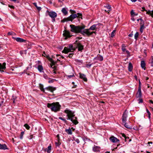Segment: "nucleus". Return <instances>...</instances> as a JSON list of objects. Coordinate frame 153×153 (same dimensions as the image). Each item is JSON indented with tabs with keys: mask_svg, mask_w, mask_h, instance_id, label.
Segmentation results:
<instances>
[{
	"mask_svg": "<svg viewBox=\"0 0 153 153\" xmlns=\"http://www.w3.org/2000/svg\"><path fill=\"white\" fill-rule=\"evenodd\" d=\"M33 4L36 7H37V3H34Z\"/></svg>",
	"mask_w": 153,
	"mask_h": 153,
	"instance_id": "nucleus-63",
	"label": "nucleus"
},
{
	"mask_svg": "<svg viewBox=\"0 0 153 153\" xmlns=\"http://www.w3.org/2000/svg\"><path fill=\"white\" fill-rule=\"evenodd\" d=\"M146 64L144 61H142L141 62V68L144 70L146 69Z\"/></svg>",
	"mask_w": 153,
	"mask_h": 153,
	"instance_id": "nucleus-18",
	"label": "nucleus"
},
{
	"mask_svg": "<svg viewBox=\"0 0 153 153\" xmlns=\"http://www.w3.org/2000/svg\"><path fill=\"white\" fill-rule=\"evenodd\" d=\"M137 97L140 98L141 96V90H140V89H138V92L137 94Z\"/></svg>",
	"mask_w": 153,
	"mask_h": 153,
	"instance_id": "nucleus-26",
	"label": "nucleus"
},
{
	"mask_svg": "<svg viewBox=\"0 0 153 153\" xmlns=\"http://www.w3.org/2000/svg\"><path fill=\"white\" fill-rule=\"evenodd\" d=\"M122 136L123 137L125 138V140L126 142H127V138L129 139V137H127L125 135V134L123 133L122 134Z\"/></svg>",
	"mask_w": 153,
	"mask_h": 153,
	"instance_id": "nucleus-35",
	"label": "nucleus"
},
{
	"mask_svg": "<svg viewBox=\"0 0 153 153\" xmlns=\"http://www.w3.org/2000/svg\"><path fill=\"white\" fill-rule=\"evenodd\" d=\"M131 16H134L137 15V13H135L133 10H132L131 12Z\"/></svg>",
	"mask_w": 153,
	"mask_h": 153,
	"instance_id": "nucleus-34",
	"label": "nucleus"
},
{
	"mask_svg": "<svg viewBox=\"0 0 153 153\" xmlns=\"http://www.w3.org/2000/svg\"><path fill=\"white\" fill-rule=\"evenodd\" d=\"M82 15L81 13H78L77 14H71L69 17L70 20L72 22L74 19L78 18H81L82 19Z\"/></svg>",
	"mask_w": 153,
	"mask_h": 153,
	"instance_id": "nucleus-5",
	"label": "nucleus"
},
{
	"mask_svg": "<svg viewBox=\"0 0 153 153\" xmlns=\"http://www.w3.org/2000/svg\"><path fill=\"white\" fill-rule=\"evenodd\" d=\"M115 30H113L111 33V37H113L115 35Z\"/></svg>",
	"mask_w": 153,
	"mask_h": 153,
	"instance_id": "nucleus-41",
	"label": "nucleus"
},
{
	"mask_svg": "<svg viewBox=\"0 0 153 153\" xmlns=\"http://www.w3.org/2000/svg\"><path fill=\"white\" fill-rule=\"evenodd\" d=\"M133 36V34L132 33H131L129 34L128 36L131 37H132Z\"/></svg>",
	"mask_w": 153,
	"mask_h": 153,
	"instance_id": "nucleus-64",
	"label": "nucleus"
},
{
	"mask_svg": "<svg viewBox=\"0 0 153 153\" xmlns=\"http://www.w3.org/2000/svg\"><path fill=\"white\" fill-rule=\"evenodd\" d=\"M100 147L96 146L95 145H94L92 148L94 152H99L100 151Z\"/></svg>",
	"mask_w": 153,
	"mask_h": 153,
	"instance_id": "nucleus-15",
	"label": "nucleus"
},
{
	"mask_svg": "<svg viewBox=\"0 0 153 153\" xmlns=\"http://www.w3.org/2000/svg\"><path fill=\"white\" fill-rule=\"evenodd\" d=\"M149 63L151 64V66L152 67H153V56H152L151 59L149 61Z\"/></svg>",
	"mask_w": 153,
	"mask_h": 153,
	"instance_id": "nucleus-30",
	"label": "nucleus"
},
{
	"mask_svg": "<svg viewBox=\"0 0 153 153\" xmlns=\"http://www.w3.org/2000/svg\"><path fill=\"white\" fill-rule=\"evenodd\" d=\"M52 19V21L53 22H54L55 21V18H51Z\"/></svg>",
	"mask_w": 153,
	"mask_h": 153,
	"instance_id": "nucleus-61",
	"label": "nucleus"
},
{
	"mask_svg": "<svg viewBox=\"0 0 153 153\" xmlns=\"http://www.w3.org/2000/svg\"><path fill=\"white\" fill-rule=\"evenodd\" d=\"M125 51L126 52L127 54L128 55H129L130 52H129V51H128V50H126Z\"/></svg>",
	"mask_w": 153,
	"mask_h": 153,
	"instance_id": "nucleus-58",
	"label": "nucleus"
},
{
	"mask_svg": "<svg viewBox=\"0 0 153 153\" xmlns=\"http://www.w3.org/2000/svg\"><path fill=\"white\" fill-rule=\"evenodd\" d=\"M76 48L77 47L78 48V50L79 51H81L83 49L84 46L80 43L77 42L76 43Z\"/></svg>",
	"mask_w": 153,
	"mask_h": 153,
	"instance_id": "nucleus-13",
	"label": "nucleus"
},
{
	"mask_svg": "<svg viewBox=\"0 0 153 153\" xmlns=\"http://www.w3.org/2000/svg\"><path fill=\"white\" fill-rule=\"evenodd\" d=\"M106 7L107 9H108V10L106 11V10H105V11H106L107 12L108 11H110L111 10V7L110 5H108L106 6Z\"/></svg>",
	"mask_w": 153,
	"mask_h": 153,
	"instance_id": "nucleus-36",
	"label": "nucleus"
},
{
	"mask_svg": "<svg viewBox=\"0 0 153 153\" xmlns=\"http://www.w3.org/2000/svg\"><path fill=\"white\" fill-rule=\"evenodd\" d=\"M70 26L71 28V32L75 33H80L85 36H89L93 33H96V31L91 32L89 29H84L85 27V25L76 26L71 25Z\"/></svg>",
	"mask_w": 153,
	"mask_h": 153,
	"instance_id": "nucleus-1",
	"label": "nucleus"
},
{
	"mask_svg": "<svg viewBox=\"0 0 153 153\" xmlns=\"http://www.w3.org/2000/svg\"><path fill=\"white\" fill-rule=\"evenodd\" d=\"M123 123L124 124V126L127 128L129 129H132V127L131 126L128 125V123H126V122Z\"/></svg>",
	"mask_w": 153,
	"mask_h": 153,
	"instance_id": "nucleus-27",
	"label": "nucleus"
},
{
	"mask_svg": "<svg viewBox=\"0 0 153 153\" xmlns=\"http://www.w3.org/2000/svg\"><path fill=\"white\" fill-rule=\"evenodd\" d=\"M60 143H59V142H55V144H56V146H59L60 144Z\"/></svg>",
	"mask_w": 153,
	"mask_h": 153,
	"instance_id": "nucleus-45",
	"label": "nucleus"
},
{
	"mask_svg": "<svg viewBox=\"0 0 153 153\" xmlns=\"http://www.w3.org/2000/svg\"><path fill=\"white\" fill-rule=\"evenodd\" d=\"M146 13L149 15H150L152 17H153V10L151 11L150 10H149Z\"/></svg>",
	"mask_w": 153,
	"mask_h": 153,
	"instance_id": "nucleus-29",
	"label": "nucleus"
},
{
	"mask_svg": "<svg viewBox=\"0 0 153 153\" xmlns=\"http://www.w3.org/2000/svg\"><path fill=\"white\" fill-rule=\"evenodd\" d=\"M13 38L18 42L25 43L26 42V40L19 37H13Z\"/></svg>",
	"mask_w": 153,
	"mask_h": 153,
	"instance_id": "nucleus-10",
	"label": "nucleus"
},
{
	"mask_svg": "<svg viewBox=\"0 0 153 153\" xmlns=\"http://www.w3.org/2000/svg\"><path fill=\"white\" fill-rule=\"evenodd\" d=\"M109 139L111 142L113 143H117L119 142V139L113 136L111 137Z\"/></svg>",
	"mask_w": 153,
	"mask_h": 153,
	"instance_id": "nucleus-11",
	"label": "nucleus"
},
{
	"mask_svg": "<svg viewBox=\"0 0 153 153\" xmlns=\"http://www.w3.org/2000/svg\"><path fill=\"white\" fill-rule=\"evenodd\" d=\"M128 70L129 71H131L133 69V65L130 62L128 64Z\"/></svg>",
	"mask_w": 153,
	"mask_h": 153,
	"instance_id": "nucleus-24",
	"label": "nucleus"
},
{
	"mask_svg": "<svg viewBox=\"0 0 153 153\" xmlns=\"http://www.w3.org/2000/svg\"><path fill=\"white\" fill-rule=\"evenodd\" d=\"M101 25V24L100 23H99L98 24H94L92 25L89 29L90 30H95L96 31L97 29L98 28L97 26H100Z\"/></svg>",
	"mask_w": 153,
	"mask_h": 153,
	"instance_id": "nucleus-8",
	"label": "nucleus"
},
{
	"mask_svg": "<svg viewBox=\"0 0 153 153\" xmlns=\"http://www.w3.org/2000/svg\"><path fill=\"white\" fill-rule=\"evenodd\" d=\"M69 52H70L69 49L66 47L64 48L63 50L62 51V53H67Z\"/></svg>",
	"mask_w": 153,
	"mask_h": 153,
	"instance_id": "nucleus-25",
	"label": "nucleus"
},
{
	"mask_svg": "<svg viewBox=\"0 0 153 153\" xmlns=\"http://www.w3.org/2000/svg\"><path fill=\"white\" fill-rule=\"evenodd\" d=\"M75 141L77 143H79V140L78 139H76L75 140Z\"/></svg>",
	"mask_w": 153,
	"mask_h": 153,
	"instance_id": "nucleus-46",
	"label": "nucleus"
},
{
	"mask_svg": "<svg viewBox=\"0 0 153 153\" xmlns=\"http://www.w3.org/2000/svg\"><path fill=\"white\" fill-rule=\"evenodd\" d=\"M36 8L37 10L39 11H40L41 10V8L40 7L37 6Z\"/></svg>",
	"mask_w": 153,
	"mask_h": 153,
	"instance_id": "nucleus-50",
	"label": "nucleus"
},
{
	"mask_svg": "<svg viewBox=\"0 0 153 153\" xmlns=\"http://www.w3.org/2000/svg\"><path fill=\"white\" fill-rule=\"evenodd\" d=\"M24 126L27 129L29 130L30 129V126L27 124H25Z\"/></svg>",
	"mask_w": 153,
	"mask_h": 153,
	"instance_id": "nucleus-39",
	"label": "nucleus"
},
{
	"mask_svg": "<svg viewBox=\"0 0 153 153\" xmlns=\"http://www.w3.org/2000/svg\"><path fill=\"white\" fill-rule=\"evenodd\" d=\"M70 11L72 14H74V13H76V11L72 10L71 9H70Z\"/></svg>",
	"mask_w": 153,
	"mask_h": 153,
	"instance_id": "nucleus-43",
	"label": "nucleus"
},
{
	"mask_svg": "<svg viewBox=\"0 0 153 153\" xmlns=\"http://www.w3.org/2000/svg\"><path fill=\"white\" fill-rule=\"evenodd\" d=\"M76 60V62H81V61H80L79 60L76 59V60Z\"/></svg>",
	"mask_w": 153,
	"mask_h": 153,
	"instance_id": "nucleus-62",
	"label": "nucleus"
},
{
	"mask_svg": "<svg viewBox=\"0 0 153 153\" xmlns=\"http://www.w3.org/2000/svg\"><path fill=\"white\" fill-rule=\"evenodd\" d=\"M51 67L52 69H53V70H56V67L55 66H53V65H51Z\"/></svg>",
	"mask_w": 153,
	"mask_h": 153,
	"instance_id": "nucleus-44",
	"label": "nucleus"
},
{
	"mask_svg": "<svg viewBox=\"0 0 153 153\" xmlns=\"http://www.w3.org/2000/svg\"><path fill=\"white\" fill-rule=\"evenodd\" d=\"M61 11L63 14L65 16L68 14V12L66 8H62Z\"/></svg>",
	"mask_w": 153,
	"mask_h": 153,
	"instance_id": "nucleus-19",
	"label": "nucleus"
},
{
	"mask_svg": "<svg viewBox=\"0 0 153 153\" xmlns=\"http://www.w3.org/2000/svg\"><path fill=\"white\" fill-rule=\"evenodd\" d=\"M13 32H9L8 33V35H11L13 34Z\"/></svg>",
	"mask_w": 153,
	"mask_h": 153,
	"instance_id": "nucleus-56",
	"label": "nucleus"
},
{
	"mask_svg": "<svg viewBox=\"0 0 153 153\" xmlns=\"http://www.w3.org/2000/svg\"><path fill=\"white\" fill-rule=\"evenodd\" d=\"M70 19L69 17H68L67 18H64L61 21V22H67L68 21H70Z\"/></svg>",
	"mask_w": 153,
	"mask_h": 153,
	"instance_id": "nucleus-28",
	"label": "nucleus"
},
{
	"mask_svg": "<svg viewBox=\"0 0 153 153\" xmlns=\"http://www.w3.org/2000/svg\"><path fill=\"white\" fill-rule=\"evenodd\" d=\"M47 106L51 109L52 111L55 112L59 111L61 107V105L58 102H54L51 103H48Z\"/></svg>",
	"mask_w": 153,
	"mask_h": 153,
	"instance_id": "nucleus-3",
	"label": "nucleus"
},
{
	"mask_svg": "<svg viewBox=\"0 0 153 153\" xmlns=\"http://www.w3.org/2000/svg\"><path fill=\"white\" fill-rule=\"evenodd\" d=\"M139 36V33L137 32L134 35V38L136 40L137 39V38Z\"/></svg>",
	"mask_w": 153,
	"mask_h": 153,
	"instance_id": "nucleus-37",
	"label": "nucleus"
},
{
	"mask_svg": "<svg viewBox=\"0 0 153 153\" xmlns=\"http://www.w3.org/2000/svg\"><path fill=\"white\" fill-rule=\"evenodd\" d=\"M47 12L48 13L49 15L51 18H55L57 16V13L54 11L47 10Z\"/></svg>",
	"mask_w": 153,
	"mask_h": 153,
	"instance_id": "nucleus-7",
	"label": "nucleus"
},
{
	"mask_svg": "<svg viewBox=\"0 0 153 153\" xmlns=\"http://www.w3.org/2000/svg\"><path fill=\"white\" fill-rule=\"evenodd\" d=\"M54 80L53 79H51V80H49L48 81V83H52L53 82Z\"/></svg>",
	"mask_w": 153,
	"mask_h": 153,
	"instance_id": "nucleus-48",
	"label": "nucleus"
},
{
	"mask_svg": "<svg viewBox=\"0 0 153 153\" xmlns=\"http://www.w3.org/2000/svg\"><path fill=\"white\" fill-rule=\"evenodd\" d=\"M74 76V74H73V75H69V76H68V77L69 78H71V77H72Z\"/></svg>",
	"mask_w": 153,
	"mask_h": 153,
	"instance_id": "nucleus-55",
	"label": "nucleus"
},
{
	"mask_svg": "<svg viewBox=\"0 0 153 153\" xmlns=\"http://www.w3.org/2000/svg\"><path fill=\"white\" fill-rule=\"evenodd\" d=\"M8 149L7 146L5 144H1L0 143V149L5 150Z\"/></svg>",
	"mask_w": 153,
	"mask_h": 153,
	"instance_id": "nucleus-16",
	"label": "nucleus"
},
{
	"mask_svg": "<svg viewBox=\"0 0 153 153\" xmlns=\"http://www.w3.org/2000/svg\"><path fill=\"white\" fill-rule=\"evenodd\" d=\"M33 135H30L28 136V138L29 139H31L33 138Z\"/></svg>",
	"mask_w": 153,
	"mask_h": 153,
	"instance_id": "nucleus-47",
	"label": "nucleus"
},
{
	"mask_svg": "<svg viewBox=\"0 0 153 153\" xmlns=\"http://www.w3.org/2000/svg\"><path fill=\"white\" fill-rule=\"evenodd\" d=\"M79 77L81 79H82L85 82H86L87 81V78L85 75L80 73H79Z\"/></svg>",
	"mask_w": 153,
	"mask_h": 153,
	"instance_id": "nucleus-14",
	"label": "nucleus"
},
{
	"mask_svg": "<svg viewBox=\"0 0 153 153\" xmlns=\"http://www.w3.org/2000/svg\"><path fill=\"white\" fill-rule=\"evenodd\" d=\"M73 54V53H71L69 54L68 56L70 58H71Z\"/></svg>",
	"mask_w": 153,
	"mask_h": 153,
	"instance_id": "nucleus-52",
	"label": "nucleus"
},
{
	"mask_svg": "<svg viewBox=\"0 0 153 153\" xmlns=\"http://www.w3.org/2000/svg\"><path fill=\"white\" fill-rule=\"evenodd\" d=\"M39 88L41 91H42L44 93H46L45 90V89H44L43 88V85L41 84H39ZM45 89L47 90L48 91H50L52 93H53V91L56 89V88L55 87H53L51 86H49L46 87L45 88Z\"/></svg>",
	"mask_w": 153,
	"mask_h": 153,
	"instance_id": "nucleus-4",
	"label": "nucleus"
},
{
	"mask_svg": "<svg viewBox=\"0 0 153 153\" xmlns=\"http://www.w3.org/2000/svg\"><path fill=\"white\" fill-rule=\"evenodd\" d=\"M128 112L127 110H126L123 114L122 120L123 123L126 122L127 118L128 117Z\"/></svg>",
	"mask_w": 153,
	"mask_h": 153,
	"instance_id": "nucleus-6",
	"label": "nucleus"
},
{
	"mask_svg": "<svg viewBox=\"0 0 153 153\" xmlns=\"http://www.w3.org/2000/svg\"><path fill=\"white\" fill-rule=\"evenodd\" d=\"M146 111L147 113V114L148 115V117H149V118L150 119L151 117V113L147 109H146Z\"/></svg>",
	"mask_w": 153,
	"mask_h": 153,
	"instance_id": "nucleus-40",
	"label": "nucleus"
},
{
	"mask_svg": "<svg viewBox=\"0 0 153 153\" xmlns=\"http://www.w3.org/2000/svg\"><path fill=\"white\" fill-rule=\"evenodd\" d=\"M38 70L40 72H42L43 70V68L42 65H39L38 67Z\"/></svg>",
	"mask_w": 153,
	"mask_h": 153,
	"instance_id": "nucleus-32",
	"label": "nucleus"
},
{
	"mask_svg": "<svg viewBox=\"0 0 153 153\" xmlns=\"http://www.w3.org/2000/svg\"><path fill=\"white\" fill-rule=\"evenodd\" d=\"M16 97H14L13 95V99H12V100L13 101V103L14 104L16 103L17 102V100H16Z\"/></svg>",
	"mask_w": 153,
	"mask_h": 153,
	"instance_id": "nucleus-31",
	"label": "nucleus"
},
{
	"mask_svg": "<svg viewBox=\"0 0 153 153\" xmlns=\"http://www.w3.org/2000/svg\"><path fill=\"white\" fill-rule=\"evenodd\" d=\"M55 65V62L54 61H52L51 62V64L50 65H53V66L54 65Z\"/></svg>",
	"mask_w": 153,
	"mask_h": 153,
	"instance_id": "nucleus-57",
	"label": "nucleus"
},
{
	"mask_svg": "<svg viewBox=\"0 0 153 153\" xmlns=\"http://www.w3.org/2000/svg\"><path fill=\"white\" fill-rule=\"evenodd\" d=\"M94 59L100 61H102L103 59V58L102 56L99 55V56H97V57H95Z\"/></svg>",
	"mask_w": 153,
	"mask_h": 153,
	"instance_id": "nucleus-17",
	"label": "nucleus"
},
{
	"mask_svg": "<svg viewBox=\"0 0 153 153\" xmlns=\"http://www.w3.org/2000/svg\"><path fill=\"white\" fill-rule=\"evenodd\" d=\"M140 29H143L144 27V25H140Z\"/></svg>",
	"mask_w": 153,
	"mask_h": 153,
	"instance_id": "nucleus-59",
	"label": "nucleus"
},
{
	"mask_svg": "<svg viewBox=\"0 0 153 153\" xmlns=\"http://www.w3.org/2000/svg\"><path fill=\"white\" fill-rule=\"evenodd\" d=\"M24 131H22L21 132L20 136V138L21 139H22L23 138V136L24 134Z\"/></svg>",
	"mask_w": 153,
	"mask_h": 153,
	"instance_id": "nucleus-38",
	"label": "nucleus"
},
{
	"mask_svg": "<svg viewBox=\"0 0 153 153\" xmlns=\"http://www.w3.org/2000/svg\"><path fill=\"white\" fill-rule=\"evenodd\" d=\"M143 102V100L142 99H140L139 100V103H142Z\"/></svg>",
	"mask_w": 153,
	"mask_h": 153,
	"instance_id": "nucleus-49",
	"label": "nucleus"
},
{
	"mask_svg": "<svg viewBox=\"0 0 153 153\" xmlns=\"http://www.w3.org/2000/svg\"><path fill=\"white\" fill-rule=\"evenodd\" d=\"M63 35L65 37V39L69 38L72 36V35H71L70 32L68 31H65V32L63 33Z\"/></svg>",
	"mask_w": 153,
	"mask_h": 153,
	"instance_id": "nucleus-9",
	"label": "nucleus"
},
{
	"mask_svg": "<svg viewBox=\"0 0 153 153\" xmlns=\"http://www.w3.org/2000/svg\"><path fill=\"white\" fill-rule=\"evenodd\" d=\"M44 77L46 79H50V78L48 77V75L46 74H45L43 75Z\"/></svg>",
	"mask_w": 153,
	"mask_h": 153,
	"instance_id": "nucleus-42",
	"label": "nucleus"
},
{
	"mask_svg": "<svg viewBox=\"0 0 153 153\" xmlns=\"http://www.w3.org/2000/svg\"><path fill=\"white\" fill-rule=\"evenodd\" d=\"M51 145L50 144V145L48 146V148L45 149V151H46L48 153H50L51 151Z\"/></svg>",
	"mask_w": 153,
	"mask_h": 153,
	"instance_id": "nucleus-21",
	"label": "nucleus"
},
{
	"mask_svg": "<svg viewBox=\"0 0 153 153\" xmlns=\"http://www.w3.org/2000/svg\"><path fill=\"white\" fill-rule=\"evenodd\" d=\"M62 120H63L65 123H67V121L65 119L63 118Z\"/></svg>",
	"mask_w": 153,
	"mask_h": 153,
	"instance_id": "nucleus-51",
	"label": "nucleus"
},
{
	"mask_svg": "<svg viewBox=\"0 0 153 153\" xmlns=\"http://www.w3.org/2000/svg\"><path fill=\"white\" fill-rule=\"evenodd\" d=\"M126 46L124 44H123L122 46L121 49L123 52H124L126 50Z\"/></svg>",
	"mask_w": 153,
	"mask_h": 153,
	"instance_id": "nucleus-33",
	"label": "nucleus"
},
{
	"mask_svg": "<svg viewBox=\"0 0 153 153\" xmlns=\"http://www.w3.org/2000/svg\"><path fill=\"white\" fill-rule=\"evenodd\" d=\"M42 55L43 56L46 57L49 60L52 61V59L50 58L48 55L46 54L45 51L43 52Z\"/></svg>",
	"mask_w": 153,
	"mask_h": 153,
	"instance_id": "nucleus-22",
	"label": "nucleus"
},
{
	"mask_svg": "<svg viewBox=\"0 0 153 153\" xmlns=\"http://www.w3.org/2000/svg\"><path fill=\"white\" fill-rule=\"evenodd\" d=\"M65 131L68 134L71 135L72 134V131L71 130L70 128H69L68 129H66Z\"/></svg>",
	"mask_w": 153,
	"mask_h": 153,
	"instance_id": "nucleus-23",
	"label": "nucleus"
},
{
	"mask_svg": "<svg viewBox=\"0 0 153 153\" xmlns=\"http://www.w3.org/2000/svg\"><path fill=\"white\" fill-rule=\"evenodd\" d=\"M70 52H72V51H75L76 49V48L75 47H74L73 46L71 45H70L68 46Z\"/></svg>",
	"mask_w": 153,
	"mask_h": 153,
	"instance_id": "nucleus-20",
	"label": "nucleus"
},
{
	"mask_svg": "<svg viewBox=\"0 0 153 153\" xmlns=\"http://www.w3.org/2000/svg\"><path fill=\"white\" fill-rule=\"evenodd\" d=\"M142 11H146V12L148 11L145 9L144 7H142Z\"/></svg>",
	"mask_w": 153,
	"mask_h": 153,
	"instance_id": "nucleus-53",
	"label": "nucleus"
},
{
	"mask_svg": "<svg viewBox=\"0 0 153 153\" xmlns=\"http://www.w3.org/2000/svg\"><path fill=\"white\" fill-rule=\"evenodd\" d=\"M91 65H92L91 64H88L86 65V66L87 67H90L91 66Z\"/></svg>",
	"mask_w": 153,
	"mask_h": 153,
	"instance_id": "nucleus-54",
	"label": "nucleus"
},
{
	"mask_svg": "<svg viewBox=\"0 0 153 153\" xmlns=\"http://www.w3.org/2000/svg\"><path fill=\"white\" fill-rule=\"evenodd\" d=\"M64 112L67 114L66 116L68 118L67 120H70L75 125L78 123V122L77 120V118L75 117L74 112L66 109L64 111Z\"/></svg>",
	"mask_w": 153,
	"mask_h": 153,
	"instance_id": "nucleus-2",
	"label": "nucleus"
},
{
	"mask_svg": "<svg viewBox=\"0 0 153 153\" xmlns=\"http://www.w3.org/2000/svg\"><path fill=\"white\" fill-rule=\"evenodd\" d=\"M6 63L4 62L2 64L0 63V72L2 73L4 72V71L1 70H4L6 68Z\"/></svg>",
	"mask_w": 153,
	"mask_h": 153,
	"instance_id": "nucleus-12",
	"label": "nucleus"
},
{
	"mask_svg": "<svg viewBox=\"0 0 153 153\" xmlns=\"http://www.w3.org/2000/svg\"><path fill=\"white\" fill-rule=\"evenodd\" d=\"M134 78L135 79L137 80V79H138V77H137V76H136V75H135L134 76Z\"/></svg>",
	"mask_w": 153,
	"mask_h": 153,
	"instance_id": "nucleus-60",
	"label": "nucleus"
}]
</instances>
